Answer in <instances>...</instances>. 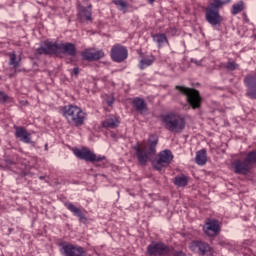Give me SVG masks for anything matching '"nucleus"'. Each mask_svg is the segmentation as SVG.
I'll return each mask as SVG.
<instances>
[{"label": "nucleus", "mask_w": 256, "mask_h": 256, "mask_svg": "<svg viewBox=\"0 0 256 256\" xmlns=\"http://www.w3.org/2000/svg\"><path fill=\"white\" fill-rule=\"evenodd\" d=\"M157 143L159 138L157 135L151 134L148 138L147 145L140 144L139 142L133 147L135 156L137 157L138 163L145 167L151 158L157 153Z\"/></svg>", "instance_id": "f257e3e1"}, {"label": "nucleus", "mask_w": 256, "mask_h": 256, "mask_svg": "<svg viewBox=\"0 0 256 256\" xmlns=\"http://www.w3.org/2000/svg\"><path fill=\"white\" fill-rule=\"evenodd\" d=\"M61 114L70 127H83L87 121V113L77 105L69 104L62 107Z\"/></svg>", "instance_id": "f03ea898"}, {"label": "nucleus", "mask_w": 256, "mask_h": 256, "mask_svg": "<svg viewBox=\"0 0 256 256\" xmlns=\"http://www.w3.org/2000/svg\"><path fill=\"white\" fill-rule=\"evenodd\" d=\"M161 121L165 129H167V131H170V133H183V131H185V127H187V121L185 120V116L175 112H170L166 115H162Z\"/></svg>", "instance_id": "7ed1b4c3"}, {"label": "nucleus", "mask_w": 256, "mask_h": 256, "mask_svg": "<svg viewBox=\"0 0 256 256\" xmlns=\"http://www.w3.org/2000/svg\"><path fill=\"white\" fill-rule=\"evenodd\" d=\"M225 3H231V0H226L225 2L221 0H213L208 7L205 8V20L212 27H217L223 23V16L219 13V9L225 5Z\"/></svg>", "instance_id": "20e7f679"}, {"label": "nucleus", "mask_w": 256, "mask_h": 256, "mask_svg": "<svg viewBox=\"0 0 256 256\" xmlns=\"http://www.w3.org/2000/svg\"><path fill=\"white\" fill-rule=\"evenodd\" d=\"M256 165V150H252L248 152L245 159H236L232 163V167L234 169V173L236 175H249L251 173V169Z\"/></svg>", "instance_id": "39448f33"}, {"label": "nucleus", "mask_w": 256, "mask_h": 256, "mask_svg": "<svg viewBox=\"0 0 256 256\" xmlns=\"http://www.w3.org/2000/svg\"><path fill=\"white\" fill-rule=\"evenodd\" d=\"M175 90L180 92L181 95H185L186 101L191 109H194V111L201 109L203 105V97H201V92H199V90L180 85H176Z\"/></svg>", "instance_id": "423d86ee"}, {"label": "nucleus", "mask_w": 256, "mask_h": 256, "mask_svg": "<svg viewBox=\"0 0 256 256\" xmlns=\"http://www.w3.org/2000/svg\"><path fill=\"white\" fill-rule=\"evenodd\" d=\"M73 153L77 159L89 163H97V167H105L107 165V158L105 156H97L95 152L91 151L87 147L74 148Z\"/></svg>", "instance_id": "0eeeda50"}, {"label": "nucleus", "mask_w": 256, "mask_h": 256, "mask_svg": "<svg viewBox=\"0 0 256 256\" xmlns=\"http://www.w3.org/2000/svg\"><path fill=\"white\" fill-rule=\"evenodd\" d=\"M147 253L149 256H185L183 251L175 250L173 246H167L163 242L148 245Z\"/></svg>", "instance_id": "6e6552de"}, {"label": "nucleus", "mask_w": 256, "mask_h": 256, "mask_svg": "<svg viewBox=\"0 0 256 256\" xmlns=\"http://www.w3.org/2000/svg\"><path fill=\"white\" fill-rule=\"evenodd\" d=\"M171 161H173V152L171 150H163L157 155L152 165L156 171H163L165 167L171 165Z\"/></svg>", "instance_id": "1a4fd4ad"}, {"label": "nucleus", "mask_w": 256, "mask_h": 256, "mask_svg": "<svg viewBox=\"0 0 256 256\" xmlns=\"http://www.w3.org/2000/svg\"><path fill=\"white\" fill-rule=\"evenodd\" d=\"M203 232L207 237H217L221 233V222L215 218H207L203 226Z\"/></svg>", "instance_id": "9d476101"}, {"label": "nucleus", "mask_w": 256, "mask_h": 256, "mask_svg": "<svg viewBox=\"0 0 256 256\" xmlns=\"http://www.w3.org/2000/svg\"><path fill=\"white\" fill-rule=\"evenodd\" d=\"M110 57L115 63H123L129 57V50L121 44H115L110 50Z\"/></svg>", "instance_id": "9b49d317"}, {"label": "nucleus", "mask_w": 256, "mask_h": 256, "mask_svg": "<svg viewBox=\"0 0 256 256\" xmlns=\"http://www.w3.org/2000/svg\"><path fill=\"white\" fill-rule=\"evenodd\" d=\"M191 250L200 256H213L215 250L209 245V243L201 240H196L191 243Z\"/></svg>", "instance_id": "f8f14e48"}, {"label": "nucleus", "mask_w": 256, "mask_h": 256, "mask_svg": "<svg viewBox=\"0 0 256 256\" xmlns=\"http://www.w3.org/2000/svg\"><path fill=\"white\" fill-rule=\"evenodd\" d=\"M38 55H57L59 53V43L46 40L36 50Z\"/></svg>", "instance_id": "ddd939ff"}, {"label": "nucleus", "mask_w": 256, "mask_h": 256, "mask_svg": "<svg viewBox=\"0 0 256 256\" xmlns=\"http://www.w3.org/2000/svg\"><path fill=\"white\" fill-rule=\"evenodd\" d=\"M81 56L84 61H99V59L105 57V52L95 48H88L81 53Z\"/></svg>", "instance_id": "4468645a"}, {"label": "nucleus", "mask_w": 256, "mask_h": 256, "mask_svg": "<svg viewBox=\"0 0 256 256\" xmlns=\"http://www.w3.org/2000/svg\"><path fill=\"white\" fill-rule=\"evenodd\" d=\"M62 249L64 256H86L85 248L79 245L67 244Z\"/></svg>", "instance_id": "2eb2a0df"}, {"label": "nucleus", "mask_w": 256, "mask_h": 256, "mask_svg": "<svg viewBox=\"0 0 256 256\" xmlns=\"http://www.w3.org/2000/svg\"><path fill=\"white\" fill-rule=\"evenodd\" d=\"M121 125V120L119 116L115 114H110L101 122V127L103 129H117Z\"/></svg>", "instance_id": "dca6fc26"}, {"label": "nucleus", "mask_w": 256, "mask_h": 256, "mask_svg": "<svg viewBox=\"0 0 256 256\" xmlns=\"http://www.w3.org/2000/svg\"><path fill=\"white\" fill-rule=\"evenodd\" d=\"M15 137L19 139L22 143L29 144L31 143V133L27 131V129L23 126H14Z\"/></svg>", "instance_id": "f3484780"}, {"label": "nucleus", "mask_w": 256, "mask_h": 256, "mask_svg": "<svg viewBox=\"0 0 256 256\" xmlns=\"http://www.w3.org/2000/svg\"><path fill=\"white\" fill-rule=\"evenodd\" d=\"M58 53H63V55H68L69 57H76L77 47L71 42L59 43Z\"/></svg>", "instance_id": "a211bd4d"}, {"label": "nucleus", "mask_w": 256, "mask_h": 256, "mask_svg": "<svg viewBox=\"0 0 256 256\" xmlns=\"http://www.w3.org/2000/svg\"><path fill=\"white\" fill-rule=\"evenodd\" d=\"M93 15V12L91 11V5L88 7L80 6L78 8V19L81 23H85V21H93V18L91 17Z\"/></svg>", "instance_id": "6ab92c4d"}, {"label": "nucleus", "mask_w": 256, "mask_h": 256, "mask_svg": "<svg viewBox=\"0 0 256 256\" xmlns=\"http://www.w3.org/2000/svg\"><path fill=\"white\" fill-rule=\"evenodd\" d=\"M132 107L135 109V112L139 113L140 115H143L144 113H147V111H149L145 99L139 97L133 99Z\"/></svg>", "instance_id": "aec40b11"}, {"label": "nucleus", "mask_w": 256, "mask_h": 256, "mask_svg": "<svg viewBox=\"0 0 256 256\" xmlns=\"http://www.w3.org/2000/svg\"><path fill=\"white\" fill-rule=\"evenodd\" d=\"M65 207L68 209V211L73 213V215H75V217H78L80 223L87 224L88 220L85 217V214L83 213V211H81V209H79L77 206H75V204L67 202V203H65Z\"/></svg>", "instance_id": "412c9836"}, {"label": "nucleus", "mask_w": 256, "mask_h": 256, "mask_svg": "<svg viewBox=\"0 0 256 256\" xmlns=\"http://www.w3.org/2000/svg\"><path fill=\"white\" fill-rule=\"evenodd\" d=\"M8 57L10 66H12L14 69L21 67V56L17 57V53H15V51L8 53Z\"/></svg>", "instance_id": "4be33fe9"}, {"label": "nucleus", "mask_w": 256, "mask_h": 256, "mask_svg": "<svg viewBox=\"0 0 256 256\" xmlns=\"http://www.w3.org/2000/svg\"><path fill=\"white\" fill-rule=\"evenodd\" d=\"M153 41L158 44V47H163V43H167L169 45V40L167 39V35L163 33H157L151 35Z\"/></svg>", "instance_id": "5701e85b"}, {"label": "nucleus", "mask_w": 256, "mask_h": 256, "mask_svg": "<svg viewBox=\"0 0 256 256\" xmlns=\"http://www.w3.org/2000/svg\"><path fill=\"white\" fill-rule=\"evenodd\" d=\"M173 183L176 187H187L189 184V177L185 174L178 175L174 178Z\"/></svg>", "instance_id": "b1692460"}, {"label": "nucleus", "mask_w": 256, "mask_h": 256, "mask_svg": "<svg viewBox=\"0 0 256 256\" xmlns=\"http://www.w3.org/2000/svg\"><path fill=\"white\" fill-rule=\"evenodd\" d=\"M155 63V56H147L146 58H143L139 62V69L143 71V69H147V67H151Z\"/></svg>", "instance_id": "393cba45"}, {"label": "nucleus", "mask_w": 256, "mask_h": 256, "mask_svg": "<svg viewBox=\"0 0 256 256\" xmlns=\"http://www.w3.org/2000/svg\"><path fill=\"white\" fill-rule=\"evenodd\" d=\"M195 161L197 165H205L207 163V150L202 149L196 153Z\"/></svg>", "instance_id": "a878e982"}, {"label": "nucleus", "mask_w": 256, "mask_h": 256, "mask_svg": "<svg viewBox=\"0 0 256 256\" xmlns=\"http://www.w3.org/2000/svg\"><path fill=\"white\" fill-rule=\"evenodd\" d=\"M242 11H245V1L240 0L232 5L231 13L232 15H239Z\"/></svg>", "instance_id": "bb28decb"}, {"label": "nucleus", "mask_w": 256, "mask_h": 256, "mask_svg": "<svg viewBox=\"0 0 256 256\" xmlns=\"http://www.w3.org/2000/svg\"><path fill=\"white\" fill-rule=\"evenodd\" d=\"M244 85L249 89V87L256 86V73L247 74L244 78Z\"/></svg>", "instance_id": "cd10ccee"}, {"label": "nucleus", "mask_w": 256, "mask_h": 256, "mask_svg": "<svg viewBox=\"0 0 256 256\" xmlns=\"http://www.w3.org/2000/svg\"><path fill=\"white\" fill-rule=\"evenodd\" d=\"M239 64L235 61H228L226 64H224V69L228 72L237 71L239 69Z\"/></svg>", "instance_id": "c85d7f7f"}, {"label": "nucleus", "mask_w": 256, "mask_h": 256, "mask_svg": "<svg viewBox=\"0 0 256 256\" xmlns=\"http://www.w3.org/2000/svg\"><path fill=\"white\" fill-rule=\"evenodd\" d=\"M13 101V98H11L5 91H0V103L2 105H5V103H11Z\"/></svg>", "instance_id": "c756f323"}, {"label": "nucleus", "mask_w": 256, "mask_h": 256, "mask_svg": "<svg viewBox=\"0 0 256 256\" xmlns=\"http://www.w3.org/2000/svg\"><path fill=\"white\" fill-rule=\"evenodd\" d=\"M246 95L250 99H256V85L255 86H250L249 88H247Z\"/></svg>", "instance_id": "7c9ffc66"}, {"label": "nucleus", "mask_w": 256, "mask_h": 256, "mask_svg": "<svg viewBox=\"0 0 256 256\" xmlns=\"http://www.w3.org/2000/svg\"><path fill=\"white\" fill-rule=\"evenodd\" d=\"M113 3L114 5L121 7V10L127 9V2L124 0H114Z\"/></svg>", "instance_id": "2f4dec72"}, {"label": "nucleus", "mask_w": 256, "mask_h": 256, "mask_svg": "<svg viewBox=\"0 0 256 256\" xmlns=\"http://www.w3.org/2000/svg\"><path fill=\"white\" fill-rule=\"evenodd\" d=\"M79 73H80L79 67H75V68H73L71 75H75V77H77V75H79Z\"/></svg>", "instance_id": "473e14b6"}, {"label": "nucleus", "mask_w": 256, "mask_h": 256, "mask_svg": "<svg viewBox=\"0 0 256 256\" xmlns=\"http://www.w3.org/2000/svg\"><path fill=\"white\" fill-rule=\"evenodd\" d=\"M114 103H115V100L113 98L111 100H107L108 107H113Z\"/></svg>", "instance_id": "72a5a7b5"}, {"label": "nucleus", "mask_w": 256, "mask_h": 256, "mask_svg": "<svg viewBox=\"0 0 256 256\" xmlns=\"http://www.w3.org/2000/svg\"><path fill=\"white\" fill-rule=\"evenodd\" d=\"M110 137H111L112 139H117V133L111 132Z\"/></svg>", "instance_id": "f704fd0d"}, {"label": "nucleus", "mask_w": 256, "mask_h": 256, "mask_svg": "<svg viewBox=\"0 0 256 256\" xmlns=\"http://www.w3.org/2000/svg\"><path fill=\"white\" fill-rule=\"evenodd\" d=\"M155 0H149L150 3H154Z\"/></svg>", "instance_id": "c9c22d12"}, {"label": "nucleus", "mask_w": 256, "mask_h": 256, "mask_svg": "<svg viewBox=\"0 0 256 256\" xmlns=\"http://www.w3.org/2000/svg\"><path fill=\"white\" fill-rule=\"evenodd\" d=\"M40 179H42V180H43V179H45V177H43V176H40Z\"/></svg>", "instance_id": "e433bc0d"}]
</instances>
